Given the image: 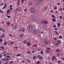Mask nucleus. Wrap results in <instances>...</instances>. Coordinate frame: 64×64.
Listing matches in <instances>:
<instances>
[{
	"label": "nucleus",
	"instance_id": "4be33fe9",
	"mask_svg": "<svg viewBox=\"0 0 64 64\" xmlns=\"http://www.w3.org/2000/svg\"><path fill=\"white\" fill-rule=\"evenodd\" d=\"M37 46V44H34L33 45H32V47H34L35 46V47H36V46Z\"/></svg>",
	"mask_w": 64,
	"mask_h": 64
},
{
	"label": "nucleus",
	"instance_id": "6e6d98bb",
	"mask_svg": "<svg viewBox=\"0 0 64 64\" xmlns=\"http://www.w3.org/2000/svg\"><path fill=\"white\" fill-rule=\"evenodd\" d=\"M58 5H60V3L58 2Z\"/></svg>",
	"mask_w": 64,
	"mask_h": 64
},
{
	"label": "nucleus",
	"instance_id": "3c124183",
	"mask_svg": "<svg viewBox=\"0 0 64 64\" xmlns=\"http://www.w3.org/2000/svg\"><path fill=\"white\" fill-rule=\"evenodd\" d=\"M17 27V26H14V28H16Z\"/></svg>",
	"mask_w": 64,
	"mask_h": 64
},
{
	"label": "nucleus",
	"instance_id": "6ab92c4d",
	"mask_svg": "<svg viewBox=\"0 0 64 64\" xmlns=\"http://www.w3.org/2000/svg\"><path fill=\"white\" fill-rule=\"evenodd\" d=\"M55 59V56H54L52 57V60H54V59Z\"/></svg>",
	"mask_w": 64,
	"mask_h": 64
},
{
	"label": "nucleus",
	"instance_id": "c85d7f7f",
	"mask_svg": "<svg viewBox=\"0 0 64 64\" xmlns=\"http://www.w3.org/2000/svg\"><path fill=\"white\" fill-rule=\"evenodd\" d=\"M7 24H8V25H9V24H10L11 23V22H7Z\"/></svg>",
	"mask_w": 64,
	"mask_h": 64
},
{
	"label": "nucleus",
	"instance_id": "69168bd1",
	"mask_svg": "<svg viewBox=\"0 0 64 64\" xmlns=\"http://www.w3.org/2000/svg\"><path fill=\"white\" fill-rule=\"evenodd\" d=\"M20 4V2H18V3H17V5H19Z\"/></svg>",
	"mask_w": 64,
	"mask_h": 64
},
{
	"label": "nucleus",
	"instance_id": "7ed1b4c3",
	"mask_svg": "<svg viewBox=\"0 0 64 64\" xmlns=\"http://www.w3.org/2000/svg\"><path fill=\"white\" fill-rule=\"evenodd\" d=\"M48 22L47 21L44 20V21H41V23L42 24H44V23H45L46 24H47Z\"/></svg>",
	"mask_w": 64,
	"mask_h": 64
},
{
	"label": "nucleus",
	"instance_id": "0e129e2a",
	"mask_svg": "<svg viewBox=\"0 0 64 64\" xmlns=\"http://www.w3.org/2000/svg\"><path fill=\"white\" fill-rule=\"evenodd\" d=\"M54 30H57L58 29L57 28H55L54 29Z\"/></svg>",
	"mask_w": 64,
	"mask_h": 64
},
{
	"label": "nucleus",
	"instance_id": "b1692460",
	"mask_svg": "<svg viewBox=\"0 0 64 64\" xmlns=\"http://www.w3.org/2000/svg\"><path fill=\"white\" fill-rule=\"evenodd\" d=\"M21 55V54H18L17 55H16V56L17 57H19V56H20Z\"/></svg>",
	"mask_w": 64,
	"mask_h": 64
},
{
	"label": "nucleus",
	"instance_id": "13d9d810",
	"mask_svg": "<svg viewBox=\"0 0 64 64\" xmlns=\"http://www.w3.org/2000/svg\"><path fill=\"white\" fill-rule=\"evenodd\" d=\"M32 20L33 21H34V20H36V19L35 18H34L32 19Z\"/></svg>",
	"mask_w": 64,
	"mask_h": 64
},
{
	"label": "nucleus",
	"instance_id": "052dcab7",
	"mask_svg": "<svg viewBox=\"0 0 64 64\" xmlns=\"http://www.w3.org/2000/svg\"><path fill=\"white\" fill-rule=\"evenodd\" d=\"M55 34L56 35H58V33L57 32H56Z\"/></svg>",
	"mask_w": 64,
	"mask_h": 64
},
{
	"label": "nucleus",
	"instance_id": "39448f33",
	"mask_svg": "<svg viewBox=\"0 0 64 64\" xmlns=\"http://www.w3.org/2000/svg\"><path fill=\"white\" fill-rule=\"evenodd\" d=\"M50 48H48L47 50L45 51L47 53H49L50 52Z\"/></svg>",
	"mask_w": 64,
	"mask_h": 64
},
{
	"label": "nucleus",
	"instance_id": "aec40b11",
	"mask_svg": "<svg viewBox=\"0 0 64 64\" xmlns=\"http://www.w3.org/2000/svg\"><path fill=\"white\" fill-rule=\"evenodd\" d=\"M40 2H43L44 1V0H38Z\"/></svg>",
	"mask_w": 64,
	"mask_h": 64
},
{
	"label": "nucleus",
	"instance_id": "f3484780",
	"mask_svg": "<svg viewBox=\"0 0 64 64\" xmlns=\"http://www.w3.org/2000/svg\"><path fill=\"white\" fill-rule=\"evenodd\" d=\"M52 21H54H54H56V20L55 19H54V18H52Z\"/></svg>",
	"mask_w": 64,
	"mask_h": 64
},
{
	"label": "nucleus",
	"instance_id": "dca6fc26",
	"mask_svg": "<svg viewBox=\"0 0 64 64\" xmlns=\"http://www.w3.org/2000/svg\"><path fill=\"white\" fill-rule=\"evenodd\" d=\"M2 60L3 61H6V58H4L2 59Z\"/></svg>",
	"mask_w": 64,
	"mask_h": 64
},
{
	"label": "nucleus",
	"instance_id": "c756f323",
	"mask_svg": "<svg viewBox=\"0 0 64 64\" xmlns=\"http://www.w3.org/2000/svg\"><path fill=\"white\" fill-rule=\"evenodd\" d=\"M5 52H6V51H4L2 52V54H5Z\"/></svg>",
	"mask_w": 64,
	"mask_h": 64
},
{
	"label": "nucleus",
	"instance_id": "774afa93",
	"mask_svg": "<svg viewBox=\"0 0 64 64\" xmlns=\"http://www.w3.org/2000/svg\"><path fill=\"white\" fill-rule=\"evenodd\" d=\"M62 59L63 61H64V58H62Z\"/></svg>",
	"mask_w": 64,
	"mask_h": 64
},
{
	"label": "nucleus",
	"instance_id": "c9c22d12",
	"mask_svg": "<svg viewBox=\"0 0 64 64\" xmlns=\"http://www.w3.org/2000/svg\"><path fill=\"white\" fill-rule=\"evenodd\" d=\"M58 26H59L60 25V23H58Z\"/></svg>",
	"mask_w": 64,
	"mask_h": 64
},
{
	"label": "nucleus",
	"instance_id": "49530a36",
	"mask_svg": "<svg viewBox=\"0 0 64 64\" xmlns=\"http://www.w3.org/2000/svg\"><path fill=\"white\" fill-rule=\"evenodd\" d=\"M47 6H46L44 8V9H45V10H46V9H47Z\"/></svg>",
	"mask_w": 64,
	"mask_h": 64
},
{
	"label": "nucleus",
	"instance_id": "2eb2a0df",
	"mask_svg": "<svg viewBox=\"0 0 64 64\" xmlns=\"http://www.w3.org/2000/svg\"><path fill=\"white\" fill-rule=\"evenodd\" d=\"M28 5L29 6H31L32 5V3L31 2L30 3L28 4Z\"/></svg>",
	"mask_w": 64,
	"mask_h": 64
},
{
	"label": "nucleus",
	"instance_id": "72a5a7b5",
	"mask_svg": "<svg viewBox=\"0 0 64 64\" xmlns=\"http://www.w3.org/2000/svg\"><path fill=\"white\" fill-rule=\"evenodd\" d=\"M23 34H21L20 35V37H23Z\"/></svg>",
	"mask_w": 64,
	"mask_h": 64
},
{
	"label": "nucleus",
	"instance_id": "864d4df0",
	"mask_svg": "<svg viewBox=\"0 0 64 64\" xmlns=\"http://www.w3.org/2000/svg\"><path fill=\"white\" fill-rule=\"evenodd\" d=\"M13 63V61H12L10 62V64H12Z\"/></svg>",
	"mask_w": 64,
	"mask_h": 64
},
{
	"label": "nucleus",
	"instance_id": "09e8293b",
	"mask_svg": "<svg viewBox=\"0 0 64 64\" xmlns=\"http://www.w3.org/2000/svg\"><path fill=\"white\" fill-rule=\"evenodd\" d=\"M2 55L0 54V58H2Z\"/></svg>",
	"mask_w": 64,
	"mask_h": 64
},
{
	"label": "nucleus",
	"instance_id": "a19ab883",
	"mask_svg": "<svg viewBox=\"0 0 64 64\" xmlns=\"http://www.w3.org/2000/svg\"><path fill=\"white\" fill-rule=\"evenodd\" d=\"M0 48H1V49H4V47L3 46H2L0 47Z\"/></svg>",
	"mask_w": 64,
	"mask_h": 64
},
{
	"label": "nucleus",
	"instance_id": "473e14b6",
	"mask_svg": "<svg viewBox=\"0 0 64 64\" xmlns=\"http://www.w3.org/2000/svg\"><path fill=\"white\" fill-rule=\"evenodd\" d=\"M40 63V62L38 61L37 62L36 64H39V63Z\"/></svg>",
	"mask_w": 64,
	"mask_h": 64
},
{
	"label": "nucleus",
	"instance_id": "6e6552de",
	"mask_svg": "<svg viewBox=\"0 0 64 64\" xmlns=\"http://www.w3.org/2000/svg\"><path fill=\"white\" fill-rule=\"evenodd\" d=\"M27 45L28 46H31V44H30V42H27Z\"/></svg>",
	"mask_w": 64,
	"mask_h": 64
},
{
	"label": "nucleus",
	"instance_id": "bb28decb",
	"mask_svg": "<svg viewBox=\"0 0 64 64\" xmlns=\"http://www.w3.org/2000/svg\"><path fill=\"white\" fill-rule=\"evenodd\" d=\"M6 58H9L10 57V56H6Z\"/></svg>",
	"mask_w": 64,
	"mask_h": 64
},
{
	"label": "nucleus",
	"instance_id": "9b49d317",
	"mask_svg": "<svg viewBox=\"0 0 64 64\" xmlns=\"http://www.w3.org/2000/svg\"><path fill=\"white\" fill-rule=\"evenodd\" d=\"M10 60V59L7 58H6V61H8L9 60Z\"/></svg>",
	"mask_w": 64,
	"mask_h": 64
},
{
	"label": "nucleus",
	"instance_id": "680f3d73",
	"mask_svg": "<svg viewBox=\"0 0 64 64\" xmlns=\"http://www.w3.org/2000/svg\"><path fill=\"white\" fill-rule=\"evenodd\" d=\"M3 41V40L2 39H0V42H1L2 41Z\"/></svg>",
	"mask_w": 64,
	"mask_h": 64
},
{
	"label": "nucleus",
	"instance_id": "ddd939ff",
	"mask_svg": "<svg viewBox=\"0 0 64 64\" xmlns=\"http://www.w3.org/2000/svg\"><path fill=\"white\" fill-rule=\"evenodd\" d=\"M37 4L39 6H40V5H41V4L39 2H37Z\"/></svg>",
	"mask_w": 64,
	"mask_h": 64
},
{
	"label": "nucleus",
	"instance_id": "37998d69",
	"mask_svg": "<svg viewBox=\"0 0 64 64\" xmlns=\"http://www.w3.org/2000/svg\"><path fill=\"white\" fill-rule=\"evenodd\" d=\"M7 43L6 42H5L4 43V44H5V45H6V44H7Z\"/></svg>",
	"mask_w": 64,
	"mask_h": 64
},
{
	"label": "nucleus",
	"instance_id": "de8ad7c7",
	"mask_svg": "<svg viewBox=\"0 0 64 64\" xmlns=\"http://www.w3.org/2000/svg\"><path fill=\"white\" fill-rule=\"evenodd\" d=\"M14 48H18V46H14Z\"/></svg>",
	"mask_w": 64,
	"mask_h": 64
},
{
	"label": "nucleus",
	"instance_id": "412c9836",
	"mask_svg": "<svg viewBox=\"0 0 64 64\" xmlns=\"http://www.w3.org/2000/svg\"><path fill=\"white\" fill-rule=\"evenodd\" d=\"M55 17V16L54 15H52V18H54V19H56V18L54 17Z\"/></svg>",
	"mask_w": 64,
	"mask_h": 64
},
{
	"label": "nucleus",
	"instance_id": "393cba45",
	"mask_svg": "<svg viewBox=\"0 0 64 64\" xmlns=\"http://www.w3.org/2000/svg\"><path fill=\"white\" fill-rule=\"evenodd\" d=\"M27 43V41H26L24 40V43H23L24 44H25V43Z\"/></svg>",
	"mask_w": 64,
	"mask_h": 64
},
{
	"label": "nucleus",
	"instance_id": "e2e57ef3",
	"mask_svg": "<svg viewBox=\"0 0 64 64\" xmlns=\"http://www.w3.org/2000/svg\"><path fill=\"white\" fill-rule=\"evenodd\" d=\"M50 12H51V13H52L53 12V10H51L50 11Z\"/></svg>",
	"mask_w": 64,
	"mask_h": 64
},
{
	"label": "nucleus",
	"instance_id": "20e7f679",
	"mask_svg": "<svg viewBox=\"0 0 64 64\" xmlns=\"http://www.w3.org/2000/svg\"><path fill=\"white\" fill-rule=\"evenodd\" d=\"M37 58H38L40 60H42L43 58V56H37Z\"/></svg>",
	"mask_w": 64,
	"mask_h": 64
},
{
	"label": "nucleus",
	"instance_id": "5701e85b",
	"mask_svg": "<svg viewBox=\"0 0 64 64\" xmlns=\"http://www.w3.org/2000/svg\"><path fill=\"white\" fill-rule=\"evenodd\" d=\"M19 9V8L18 7L16 8V9L15 11H18V10Z\"/></svg>",
	"mask_w": 64,
	"mask_h": 64
},
{
	"label": "nucleus",
	"instance_id": "4468645a",
	"mask_svg": "<svg viewBox=\"0 0 64 64\" xmlns=\"http://www.w3.org/2000/svg\"><path fill=\"white\" fill-rule=\"evenodd\" d=\"M59 51H60L59 49H57L56 50V52H59Z\"/></svg>",
	"mask_w": 64,
	"mask_h": 64
},
{
	"label": "nucleus",
	"instance_id": "ea45409f",
	"mask_svg": "<svg viewBox=\"0 0 64 64\" xmlns=\"http://www.w3.org/2000/svg\"><path fill=\"white\" fill-rule=\"evenodd\" d=\"M60 11H62V8H60L59 9Z\"/></svg>",
	"mask_w": 64,
	"mask_h": 64
},
{
	"label": "nucleus",
	"instance_id": "79ce46f5",
	"mask_svg": "<svg viewBox=\"0 0 64 64\" xmlns=\"http://www.w3.org/2000/svg\"><path fill=\"white\" fill-rule=\"evenodd\" d=\"M54 40H57V38H54Z\"/></svg>",
	"mask_w": 64,
	"mask_h": 64
},
{
	"label": "nucleus",
	"instance_id": "a18cd8bd",
	"mask_svg": "<svg viewBox=\"0 0 64 64\" xmlns=\"http://www.w3.org/2000/svg\"><path fill=\"white\" fill-rule=\"evenodd\" d=\"M9 36H11V37H13V36H12V35H11V34H9Z\"/></svg>",
	"mask_w": 64,
	"mask_h": 64
},
{
	"label": "nucleus",
	"instance_id": "1a4fd4ad",
	"mask_svg": "<svg viewBox=\"0 0 64 64\" xmlns=\"http://www.w3.org/2000/svg\"><path fill=\"white\" fill-rule=\"evenodd\" d=\"M5 35L4 34H2L0 37V38H4L5 37Z\"/></svg>",
	"mask_w": 64,
	"mask_h": 64
},
{
	"label": "nucleus",
	"instance_id": "cd10ccee",
	"mask_svg": "<svg viewBox=\"0 0 64 64\" xmlns=\"http://www.w3.org/2000/svg\"><path fill=\"white\" fill-rule=\"evenodd\" d=\"M10 10L9 9L8 10L7 12V13H9V12H10Z\"/></svg>",
	"mask_w": 64,
	"mask_h": 64
},
{
	"label": "nucleus",
	"instance_id": "2f4dec72",
	"mask_svg": "<svg viewBox=\"0 0 64 64\" xmlns=\"http://www.w3.org/2000/svg\"><path fill=\"white\" fill-rule=\"evenodd\" d=\"M40 53L41 54H43V52L42 50L40 52Z\"/></svg>",
	"mask_w": 64,
	"mask_h": 64
},
{
	"label": "nucleus",
	"instance_id": "4d7b16f0",
	"mask_svg": "<svg viewBox=\"0 0 64 64\" xmlns=\"http://www.w3.org/2000/svg\"><path fill=\"white\" fill-rule=\"evenodd\" d=\"M22 32H24V29H23V30H22Z\"/></svg>",
	"mask_w": 64,
	"mask_h": 64
},
{
	"label": "nucleus",
	"instance_id": "bf43d9fd",
	"mask_svg": "<svg viewBox=\"0 0 64 64\" xmlns=\"http://www.w3.org/2000/svg\"><path fill=\"white\" fill-rule=\"evenodd\" d=\"M24 12H26L27 11V9H25L24 10Z\"/></svg>",
	"mask_w": 64,
	"mask_h": 64
},
{
	"label": "nucleus",
	"instance_id": "0eeeda50",
	"mask_svg": "<svg viewBox=\"0 0 64 64\" xmlns=\"http://www.w3.org/2000/svg\"><path fill=\"white\" fill-rule=\"evenodd\" d=\"M49 42L48 41H46L44 42V43L46 45H48L49 44Z\"/></svg>",
	"mask_w": 64,
	"mask_h": 64
},
{
	"label": "nucleus",
	"instance_id": "f257e3e1",
	"mask_svg": "<svg viewBox=\"0 0 64 64\" xmlns=\"http://www.w3.org/2000/svg\"><path fill=\"white\" fill-rule=\"evenodd\" d=\"M41 30H36L34 31V32H33V34H35V33H36L39 32V35H41Z\"/></svg>",
	"mask_w": 64,
	"mask_h": 64
},
{
	"label": "nucleus",
	"instance_id": "e433bc0d",
	"mask_svg": "<svg viewBox=\"0 0 64 64\" xmlns=\"http://www.w3.org/2000/svg\"><path fill=\"white\" fill-rule=\"evenodd\" d=\"M35 58H36V56H34V57L33 58V59L34 60H35Z\"/></svg>",
	"mask_w": 64,
	"mask_h": 64
},
{
	"label": "nucleus",
	"instance_id": "423d86ee",
	"mask_svg": "<svg viewBox=\"0 0 64 64\" xmlns=\"http://www.w3.org/2000/svg\"><path fill=\"white\" fill-rule=\"evenodd\" d=\"M30 11H31L32 13H34L35 12V10L34 8H32L30 9Z\"/></svg>",
	"mask_w": 64,
	"mask_h": 64
},
{
	"label": "nucleus",
	"instance_id": "f03ea898",
	"mask_svg": "<svg viewBox=\"0 0 64 64\" xmlns=\"http://www.w3.org/2000/svg\"><path fill=\"white\" fill-rule=\"evenodd\" d=\"M28 29L30 31H32V26L31 25L28 26Z\"/></svg>",
	"mask_w": 64,
	"mask_h": 64
},
{
	"label": "nucleus",
	"instance_id": "a878e982",
	"mask_svg": "<svg viewBox=\"0 0 64 64\" xmlns=\"http://www.w3.org/2000/svg\"><path fill=\"white\" fill-rule=\"evenodd\" d=\"M57 9V6H55L54 8V10H56Z\"/></svg>",
	"mask_w": 64,
	"mask_h": 64
},
{
	"label": "nucleus",
	"instance_id": "603ef678",
	"mask_svg": "<svg viewBox=\"0 0 64 64\" xmlns=\"http://www.w3.org/2000/svg\"><path fill=\"white\" fill-rule=\"evenodd\" d=\"M18 2L20 3V0H18Z\"/></svg>",
	"mask_w": 64,
	"mask_h": 64
},
{
	"label": "nucleus",
	"instance_id": "4c0bfd02",
	"mask_svg": "<svg viewBox=\"0 0 64 64\" xmlns=\"http://www.w3.org/2000/svg\"><path fill=\"white\" fill-rule=\"evenodd\" d=\"M59 38H61V39H62V37L61 36H59Z\"/></svg>",
	"mask_w": 64,
	"mask_h": 64
},
{
	"label": "nucleus",
	"instance_id": "8fccbe9b",
	"mask_svg": "<svg viewBox=\"0 0 64 64\" xmlns=\"http://www.w3.org/2000/svg\"><path fill=\"white\" fill-rule=\"evenodd\" d=\"M10 10H11V11H12V8H10Z\"/></svg>",
	"mask_w": 64,
	"mask_h": 64
},
{
	"label": "nucleus",
	"instance_id": "9d476101",
	"mask_svg": "<svg viewBox=\"0 0 64 64\" xmlns=\"http://www.w3.org/2000/svg\"><path fill=\"white\" fill-rule=\"evenodd\" d=\"M6 7H7V5L6 4H4V6L3 8H2V9L3 10L4 9H5V8Z\"/></svg>",
	"mask_w": 64,
	"mask_h": 64
},
{
	"label": "nucleus",
	"instance_id": "f704fd0d",
	"mask_svg": "<svg viewBox=\"0 0 64 64\" xmlns=\"http://www.w3.org/2000/svg\"><path fill=\"white\" fill-rule=\"evenodd\" d=\"M14 43V42H11V43H10V44L12 45V44H13Z\"/></svg>",
	"mask_w": 64,
	"mask_h": 64
},
{
	"label": "nucleus",
	"instance_id": "7c9ffc66",
	"mask_svg": "<svg viewBox=\"0 0 64 64\" xmlns=\"http://www.w3.org/2000/svg\"><path fill=\"white\" fill-rule=\"evenodd\" d=\"M4 57H6L7 56V54H4Z\"/></svg>",
	"mask_w": 64,
	"mask_h": 64
},
{
	"label": "nucleus",
	"instance_id": "338daca9",
	"mask_svg": "<svg viewBox=\"0 0 64 64\" xmlns=\"http://www.w3.org/2000/svg\"><path fill=\"white\" fill-rule=\"evenodd\" d=\"M10 8H11V7H12V6L11 5H10Z\"/></svg>",
	"mask_w": 64,
	"mask_h": 64
},
{
	"label": "nucleus",
	"instance_id": "5fc2aeb1",
	"mask_svg": "<svg viewBox=\"0 0 64 64\" xmlns=\"http://www.w3.org/2000/svg\"><path fill=\"white\" fill-rule=\"evenodd\" d=\"M8 18H10V16H7Z\"/></svg>",
	"mask_w": 64,
	"mask_h": 64
},
{
	"label": "nucleus",
	"instance_id": "c03bdc74",
	"mask_svg": "<svg viewBox=\"0 0 64 64\" xmlns=\"http://www.w3.org/2000/svg\"><path fill=\"white\" fill-rule=\"evenodd\" d=\"M53 27L54 28H56V25H54L53 26Z\"/></svg>",
	"mask_w": 64,
	"mask_h": 64
},
{
	"label": "nucleus",
	"instance_id": "58836bf2",
	"mask_svg": "<svg viewBox=\"0 0 64 64\" xmlns=\"http://www.w3.org/2000/svg\"><path fill=\"white\" fill-rule=\"evenodd\" d=\"M60 19H62V16H60Z\"/></svg>",
	"mask_w": 64,
	"mask_h": 64
},
{
	"label": "nucleus",
	"instance_id": "f8f14e48",
	"mask_svg": "<svg viewBox=\"0 0 64 64\" xmlns=\"http://www.w3.org/2000/svg\"><path fill=\"white\" fill-rule=\"evenodd\" d=\"M27 52V53L28 54H30L31 53V52H30V50H28Z\"/></svg>",
	"mask_w": 64,
	"mask_h": 64
},
{
	"label": "nucleus",
	"instance_id": "a211bd4d",
	"mask_svg": "<svg viewBox=\"0 0 64 64\" xmlns=\"http://www.w3.org/2000/svg\"><path fill=\"white\" fill-rule=\"evenodd\" d=\"M27 61L28 63H31V61H30V60H27Z\"/></svg>",
	"mask_w": 64,
	"mask_h": 64
}]
</instances>
